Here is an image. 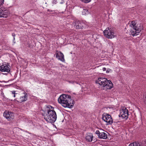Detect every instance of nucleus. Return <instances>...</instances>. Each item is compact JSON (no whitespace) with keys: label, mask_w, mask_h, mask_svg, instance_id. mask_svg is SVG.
<instances>
[{"label":"nucleus","mask_w":146,"mask_h":146,"mask_svg":"<svg viewBox=\"0 0 146 146\" xmlns=\"http://www.w3.org/2000/svg\"><path fill=\"white\" fill-rule=\"evenodd\" d=\"M4 1V0H0V7L3 5Z\"/></svg>","instance_id":"23"},{"label":"nucleus","mask_w":146,"mask_h":146,"mask_svg":"<svg viewBox=\"0 0 146 146\" xmlns=\"http://www.w3.org/2000/svg\"><path fill=\"white\" fill-rule=\"evenodd\" d=\"M56 57L58 59L62 62H64L65 61L64 58V55L63 53L61 52H57L56 53Z\"/></svg>","instance_id":"11"},{"label":"nucleus","mask_w":146,"mask_h":146,"mask_svg":"<svg viewBox=\"0 0 146 146\" xmlns=\"http://www.w3.org/2000/svg\"><path fill=\"white\" fill-rule=\"evenodd\" d=\"M12 36L14 37V40L15 39V34L14 33H12Z\"/></svg>","instance_id":"26"},{"label":"nucleus","mask_w":146,"mask_h":146,"mask_svg":"<svg viewBox=\"0 0 146 146\" xmlns=\"http://www.w3.org/2000/svg\"><path fill=\"white\" fill-rule=\"evenodd\" d=\"M58 103L64 108H72L74 105V102L71 99V96L63 94L60 96L58 99Z\"/></svg>","instance_id":"1"},{"label":"nucleus","mask_w":146,"mask_h":146,"mask_svg":"<svg viewBox=\"0 0 146 146\" xmlns=\"http://www.w3.org/2000/svg\"><path fill=\"white\" fill-rule=\"evenodd\" d=\"M57 3V1L56 0H53L52 3L53 4H55Z\"/></svg>","instance_id":"25"},{"label":"nucleus","mask_w":146,"mask_h":146,"mask_svg":"<svg viewBox=\"0 0 146 146\" xmlns=\"http://www.w3.org/2000/svg\"><path fill=\"white\" fill-rule=\"evenodd\" d=\"M2 12V10L0 9V17H1Z\"/></svg>","instance_id":"27"},{"label":"nucleus","mask_w":146,"mask_h":146,"mask_svg":"<svg viewBox=\"0 0 146 146\" xmlns=\"http://www.w3.org/2000/svg\"><path fill=\"white\" fill-rule=\"evenodd\" d=\"M100 139H106L107 138V134L104 132H101L98 136Z\"/></svg>","instance_id":"15"},{"label":"nucleus","mask_w":146,"mask_h":146,"mask_svg":"<svg viewBox=\"0 0 146 146\" xmlns=\"http://www.w3.org/2000/svg\"><path fill=\"white\" fill-rule=\"evenodd\" d=\"M128 146H142L141 144L136 142H133L130 143Z\"/></svg>","instance_id":"17"},{"label":"nucleus","mask_w":146,"mask_h":146,"mask_svg":"<svg viewBox=\"0 0 146 146\" xmlns=\"http://www.w3.org/2000/svg\"><path fill=\"white\" fill-rule=\"evenodd\" d=\"M145 98L146 99V96L145 97Z\"/></svg>","instance_id":"33"},{"label":"nucleus","mask_w":146,"mask_h":146,"mask_svg":"<svg viewBox=\"0 0 146 146\" xmlns=\"http://www.w3.org/2000/svg\"><path fill=\"white\" fill-rule=\"evenodd\" d=\"M135 25L136 24L135 23V21H132L131 22V25L133 27V28L135 26Z\"/></svg>","instance_id":"22"},{"label":"nucleus","mask_w":146,"mask_h":146,"mask_svg":"<svg viewBox=\"0 0 146 146\" xmlns=\"http://www.w3.org/2000/svg\"><path fill=\"white\" fill-rule=\"evenodd\" d=\"M131 33L132 35L133 36H135L137 35L138 34V33H139V32H137L136 31H135H135L131 30Z\"/></svg>","instance_id":"18"},{"label":"nucleus","mask_w":146,"mask_h":146,"mask_svg":"<svg viewBox=\"0 0 146 146\" xmlns=\"http://www.w3.org/2000/svg\"><path fill=\"white\" fill-rule=\"evenodd\" d=\"M82 2L85 3H88L91 1V0H80Z\"/></svg>","instance_id":"21"},{"label":"nucleus","mask_w":146,"mask_h":146,"mask_svg":"<svg viewBox=\"0 0 146 146\" xmlns=\"http://www.w3.org/2000/svg\"><path fill=\"white\" fill-rule=\"evenodd\" d=\"M103 87H104V89L110 90L113 87V85L110 80H107L106 82L105 83V85Z\"/></svg>","instance_id":"9"},{"label":"nucleus","mask_w":146,"mask_h":146,"mask_svg":"<svg viewBox=\"0 0 146 146\" xmlns=\"http://www.w3.org/2000/svg\"><path fill=\"white\" fill-rule=\"evenodd\" d=\"M82 13L83 15H86L88 14L89 12L88 11V9H83Z\"/></svg>","instance_id":"19"},{"label":"nucleus","mask_w":146,"mask_h":146,"mask_svg":"<svg viewBox=\"0 0 146 146\" xmlns=\"http://www.w3.org/2000/svg\"><path fill=\"white\" fill-rule=\"evenodd\" d=\"M75 28L77 29H82V27L81 22L79 20H76L74 22Z\"/></svg>","instance_id":"12"},{"label":"nucleus","mask_w":146,"mask_h":146,"mask_svg":"<svg viewBox=\"0 0 146 146\" xmlns=\"http://www.w3.org/2000/svg\"><path fill=\"white\" fill-rule=\"evenodd\" d=\"M93 138V136L92 134L90 133H87L86 137V140L88 142H91L92 141Z\"/></svg>","instance_id":"13"},{"label":"nucleus","mask_w":146,"mask_h":146,"mask_svg":"<svg viewBox=\"0 0 146 146\" xmlns=\"http://www.w3.org/2000/svg\"><path fill=\"white\" fill-rule=\"evenodd\" d=\"M102 119L107 123V125L111 124L113 122V119L111 115L104 113L102 115Z\"/></svg>","instance_id":"6"},{"label":"nucleus","mask_w":146,"mask_h":146,"mask_svg":"<svg viewBox=\"0 0 146 146\" xmlns=\"http://www.w3.org/2000/svg\"><path fill=\"white\" fill-rule=\"evenodd\" d=\"M107 79L101 77L98 78L96 80V82L97 84H98L102 86L103 87L105 85V83L107 81Z\"/></svg>","instance_id":"8"},{"label":"nucleus","mask_w":146,"mask_h":146,"mask_svg":"<svg viewBox=\"0 0 146 146\" xmlns=\"http://www.w3.org/2000/svg\"><path fill=\"white\" fill-rule=\"evenodd\" d=\"M96 134H97L98 135V136H99L100 134V132L99 130H97L96 131Z\"/></svg>","instance_id":"24"},{"label":"nucleus","mask_w":146,"mask_h":146,"mask_svg":"<svg viewBox=\"0 0 146 146\" xmlns=\"http://www.w3.org/2000/svg\"><path fill=\"white\" fill-rule=\"evenodd\" d=\"M106 72H107V73H108V72H109L107 70V71H106Z\"/></svg>","instance_id":"31"},{"label":"nucleus","mask_w":146,"mask_h":146,"mask_svg":"<svg viewBox=\"0 0 146 146\" xmlns=\"http://www.w3.org/2000/svg\"><path fill=\"white\" fill-rule=\"evenodd\" d=\"M133 29L134 30L136 31L137 32H139V33L141 31V30L143 29V28L142 26H139L138 25H137V26H135L133 28Z\"/></svg>","instance_id":"16"},{"label":"nucleus","mask_w":146,"mask_h":146,"mask_svg":"<svg viewBox=\"0 0 146 146\" xmlns=\"http://www.w3.org/2000/svg\"><path fill=\"white\" fill-rule=\"evenodd\" d=\"M106 72H107V73H108V72H109L107 70V71H106Z\"/></svg>","instance_id":"30"},{"label":"nucleus","mask_w":146,"mask_h":146,"mask_svg":"<svg viewBox=\"0 0 146 146\" xmlns=\"http://www.w3.org/2000/svg\"><path fill=\"white\" fill-rule=\"evenodd\" d=\"M106 68H102V70L104 71H106Z\"/></svg>","instance_id":"28"},{"label":"nucleus","mask_w":146,"mask_h":146,"mask_svg":"<svg viewBox=\"0 0 146 146\" xmlns=\"http://www.w3.org/2000/svg\"><path fill=\"white\" fill-rule=\"evenodd\" d=\"M44 118L48 122L53 123L56 119L57 116L56 112L53 110H49L47 114L43 115Z\"/></svg>","instance_id":"2"},{"label":"nucleus","mask_w":146,"mask_h":146,"mask_svg":"<svg viewBox=\"0 0 146 146\" xmlns=\"http://www.w3.org/2000/svg\"><path fill=\"white\" fill-rule=\"evenodd\" d=\"M1 17H7L9 14V12L7 10H5L3 11L2 10V12L1 13Z\"/></svg>","instance_id":"14"},{"label":"nucleus","mask_w":146,"mask_h":146,"mask_svg":"<svg viewBox=\"0 0 146 146\" xmlns=\"http://www.w3.org/2000/svg\"><path fill=\"white\" fill-rule=\"evenodd\" d=\"M27 93L24 92L18 96V97L15 99V100L18 102H22L26 101L27 100Z\"/></svg>","instance_id":"4"},{"label":"nucleus","mask_w":146,"mask_h":146,"mask_svg":"<svg viewBox=\"0 0 146 146\" xmlns=\"http://www.w3.org/2000/svg\"><path fill=\"white\" fill-rule=\"evenodd\" d=\"M12 94L14 95L13 96L14 97H15L16 96H17L18 97V96H19V94H17V93H15V91H13L11 92Z\"/></svg>","instance_id":"20"},{"label":"nucleus","mask_w":146,"mask_h":146,"mask_svg":"<svg viewBox=\"0 0 146 146\" xmlns=\"http://www.w3.org/2000/svg\"><path fill=\"white\" fill-rule=\"evenodd\" d=\"M104 35L106 37L108 38H112L114 37V32L113 30L111 28L108 27L103 32Z\"/></svg>","instance_id":"3"},{"label":"nucleus","mask_w":146,"mask_h":146,"mask_svg":"<svg viewBox=\"0 0 146 146\" xmlns=\"http://www.w3.org/2000/svg\"><path fill=\"white\" fill-rule=\"evenodd\" d=\"M128 110L125 108H124L120 110V114L119 116V117H121L123 118L127 119L128 117Z\"/></svg>","instance_id":"5"},{"label":"nucleus","mask_w":146,"mask_h":146,"mask_svg":"<svg viewBox=\"0 0 146 146\" xmlns=\"http://www.w3.org/2000/svg\"><path fill=\"white\" fill-rule=\"evenodd\" d=\"M10 70V66L9 65L3 64L0 66V71L1 72L9 73Z\"/></svg>","instance_id":"7"},{"label":"nucleus","mask_w":146,"mask_h":146,"mask_svg":"<svg viewBox=\"0 0 146 146\" xmlns=\"http://www.w3.org/2000/svg\"><path fill=\"white\" fill-rule=\"evenodd\" d=\"M48 11H50V12H52V10H50V9H48L47 10Z\"/></svg>","instance_id":"29"},{"label":"nucleus","mask_w":146,"mask_h":146,"mask_svg":"<svg viewBox=\"0 0 146 146\" xmlns=\"http://www.w3.org/2000/svg\"><path fill=\"white\" fill-rule=\"evenodd\" d=\"M58 52V51H56V52Z\"/></svg>","instance_id":"32"},{"label":"nucleus","mask_w":146,"mask_h":146,"mask_svg":"<svg viewBox=\"0 0 146 146\" xmlns=\"http://www.w3.org/2000/svg\"><path fill=\"white\" fill-rule=\"evenodd\" d=\"M3 116L7 119H13L14 117L13 113L6 111L4 112Z\"/></svg>","instance_id":"10"}]
</instances>
